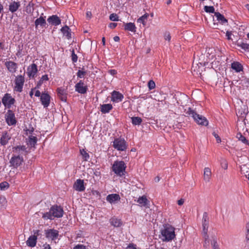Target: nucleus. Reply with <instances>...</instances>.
Masks as SVG:
<instances>
[{
    "label": "nucleus",
    "mask_w": 249,
    "mask_h": 249,
    "mask_svg": "<svg viewBox=\"0 0 249 249\" xmlns=\"http://www.w3.org/2000/svg\"><path fill=\"white\" fill-rule=\"evenodd\" d=\"M220 162L221 166L223 169H224L225 170L227 169L228 162L225 159L221 158L220 159Z\"/></svg>",
    "instance_id": "obj_39"
},
{
    "label": "nucleus",
    "mask_w": 249,
    "mask_h": 249,
    "mask_svg": "<svg viewBox=\"0 0 249 249\" xmlns=\"http://www.w3.org/2000/svg\"><path fill=\"white\" fill-rule=\"evenodd\" d=\"M113 108V107L110 104H103L101 105V111L103 113H107Z\"/></svg>",
    "instance_id": "obj_29"
},
{
    "label": "nucleus",
    "mask_w": 249,
    "mask_h": 249,
    "mask_svg": "<svg viewBox=\"0 0 249 249\" xmlns=\"http://www.w3.org/2000/svg\"><path fill=\"white\" fill-rule=\"evenodd\" d=\"M124 29L125 30L129 31L133 33L136 31V27L134 23L129 22L124 24Z\"/></svg>",
    "instance_id": "obj_30"
},
{
    "label": "nucleus",
    "mask_w": 249,
    "mask_h": 249,
    "mask_svg": "<svg viewBox=\"0 0 249 249\" xmlns=\"http://www.w3.org/2000/svg\"><path fill=\"white\" fill-rule=\"evenodd\" d=\"M162 236L164 237L163 241H169L173 239L175 237V229L172 226H169L164 228L161 232Z\"/></svg>",
    "instance_id": "obj_4"
},
{
    "label": "nucleus",
    "mask_w": 249,
    "mask_h": 249,
    "mask_svg": "<svg viewBox=\"0 0 249 249\" xmlns=\"http://www.w3.org/2000/svg\"><path fill=\"white\" fill-rule=\"evenodd\" d=\"M164 38L166 40L170 41L171 38V36L168 32H165L164 35Z\"/></svg>",
    "instance_id": "obj_49"
},
{
    "label": "nucleus",
    "mask_w": 249,
    "mask_h": 249,
    "mask_svg": "<svg viewBox=\"0 0 249 249\" xmlns=\"http://www.w3.org/2000/svg\"><path fill=\"white\" fill-rule=\"evenodd\" d=\"M87 89V87L85 85L82 80H80L75 86V91L81 94L86 93Z\"/></svg>",
    "instance_id": "obj_12"
},
{
    "label": "nucleus",
    "mask_w": 249,
    "mask_h": 249,
    "mask_svg": "<svg viewBox=\"0 0 249 249\" xmlns=\"http://www.w3.org/2000/svg\"><path fill=\"white\" fill-rule=\"evenodd\" d=\"M6 122L9 125H14L16 124L17 121L15 118V114L11 110H8L5 117Z\"/></svg>",
    "instance_id": "obj_9"
},
{
    "label": "nucleus",
    "mask_w": 249,
    "mask_h": 249,
    "mask_svg": "<svg viewBox=\"0 0 249 249\" xmlns=\"http://www.w3.org/2000/svg\"><path fill=\"white\" fill-rule=\"evenodd\" d=\"M24 82L25 78L23 75H18L17 76L15 79L14 90L21 92L22 91Z\"/></svg>",
    "instance_id": "obj_6"
},
{
    "label": "nucleus",
    "mask_w": 249,
    "mask_h": 249,
    "mask_svg": "<svg viewBox=\"0 0 249 249\" xmlns=\"http://www.w3.org/2000/svg\"><path fill=\"white\" fill-rule=\"evenodd\" d=\"M108 72L112 75H114L115 74H116L117 73V71L115 70H110L108 71Z\"/></svg>",
    "instance_id": "obj_61"
},
{
    "label": "nucleus",
    "mask_w": 249,
    "mask_h": 249,
    "mask_svg": "<svg viewBox=\"0 0 249 249\" xmlns=\"http://www.w3.org/2000/svg\"><path fill=\"white\" fill-rule=\"evenodd\" d=\"M148 87L149 89V90H152L154 89H155L156 87V85L154 81L153 80H150L148 83Z\"/></svg>",
    "instance_id": "obj_46"
},
{
    "label": "nucleus",
    "mask_w": 249,
    "mask_h": 249,
    "mask_svg": "<svg viewBox=\"0 0 249 249\" xmlns=\"http://www.w3.org/2000/svg\"><path fill=\"white\" fill-rule=\"evenodd\" d=\"M26 148L25 146L24 145H18L13 148V152L18 154L22 153V152H24L26 151Z\"/></svg>",
    "instance_id": "obj_31"
},
{
    "label": "nucleus",
    "mask_w": 249,
    "mask_h": 249,
    "mask_svg": "<svg viewBox=\"0 0 249 249\" xmlns=\"http://www.w3.org/2000/svg\"><path fill=\"white\" fill-rule=\"evenodd\" d=\"M112 146L114 149L120 151H125L127 147V144L124 138H117L112 142Z\"/></svg>",
    "instance_id": "obj_5"
},
{
    "label": "nucleus",
    "mask_w": 249,
    "mask_h": 249,
    "mask_svg": "<svg viewBox=\"0 0 249 249\" xmlns=\"http://www.w3.org/2000/svg\"><path fill=\"white\" fill-rule=\"evenodd\" d=\"M126 249H137L136 246L133 244H129Z\"/></svg>",
    "instance_id": "obj_57"
},
{
    "label": "nucleus",
    "mask_w": 249,
    "mask_h": 249,
    "mask_svg": "<svg viewBox=\"0 0 249 249\" xmlns=\"http://www.w3.org/2000/svg\"><path fill=\"white\" fill-rule=\"evenodd\" d=\"M149 15L147 13L145 14L140 18H139L137 20V22L139 23H142L143 25H145L146 23V20H147Z\"/></svg>",
    "instance_id": "obj_37"
},
{
    "label": "nucleus",
    "mask_w": 249,
    "mask_h": 249,
    "mask_svg": "<svg viewBox=\"0 0 249 249\" xmlns=\"http://www.w3.org/2000/svg\"><path fill=\"white\" fill-rule=\"evenodd\" d=\"M126 166L124 161H115L112 165V171L118 176L122 177L125 172Z\"/></svg>",
    "instance_id": "obj_3"
},
{
    "label": "nucleus",
    "mask_w": 249,
    "mask_h": 249,
    "mask_svg": "<svg viewBox=\"0 0 249 249\" xmlns=\"http://www.w3.org/2000/svg\"><path fill=\"white\" fill-rule=\"evenodd\" d=\"M5 65L10 72L14 73L16 72L18 69V64L16 63L8 61L5 63Z\"/></svg>",
    "instance_id": "obj_16"
},
{
    "label": "nucleus",
    "mask_w": 249,
    "mask_h": 249,
    "mask_svg": "<svg viewBox=\"0 0 249 249\" xmlns=\"http://www.w3.org/2000/svg\"><path fill=\"white\" fill-rule=\"evenodd\" d=\"M41 81H48L49 80L48 75L45 74L42 76L40 79Z\"/></svg>",
    "instance_id": "obj_55"
},
{
    "label": "nucleus",
    "mask_w": 249,
    "mask_h": 249,
    "mask_svg": "<svg viewBox=\"0 0 249 249\" xmlns=\"http://www.w3.org/2000/svg\"><path fill=\"white\" fill-rule=\"evenodd\" d=\"M231 69L236 72L242 71L243 70L242 65L237 61H234L231 64Z\"/></svg>",
    "instance_id": "obj_25"
},
{
    "label": "nucleus",
    "mask_w": 249,
    "mask_h": 249,
    "mask_svg": "<svg viewBox=\"0 0 249 249\" xmlns=\"http://www.w3.org/2000/svg\"><path fill=\"white\" fill-rule=\"evenodd\" d=\"M208 221V218L206 213H204L203 215V221L207 222Z\"/></svg>",
    "instance_id": "obj_58"
},
{
    "label": "nucleus",
    "mask_w": 249,
    "mask_h": 249,
    "mask_svg": "<svg viewBox=\"0 0 249 249\" xmlns=\"http://www.w3.org/2000/svg\"><path fill=\"white\" fill-rule=\"evenodd\" d=\"M23 162V158L19 155L13 156L10 160V166L17 168Z\"/></svg>",
    "instance_id": "obj_7"
},
{
    "label": "nucleus",
    "mask_w": 249,
    "mask_h": 249,
    "mask_svg": "<svg viewBox=\"0 0 249 249\" xmlns=\"http://www.w3.org/2000/svg\"><path fill=\"white\" fill-rule=\"evenodd\" d=\"M37 68L36 64L33 63L27 68V74L29 78H33L37 72Z\"/></svg>",
    "instance_id": "obj_14"
},
{
    "label": "nucleus",
    "mask_w": 249,
    "mask_h": 249,
    "mask_svg": "<svg viewBox=\"0 0 249 249\" xmlns=\"http://www.w3.org/2000/svg\"><path fill=\"white\" fill-rule=\"evenodd\" d=\"M212 176V172L210 168L205 167L204 169L203 179L206 182L210 181Z\"/></svg>",
    "instance_id": "obj_26"
},
{
    "label": "nucleus",
    "mask_w": 249,
    "mask_h": 249,
    "mask_svg": "<svg viewBox=\"0 0 249 249\" xmlns=\"http://www.w3.org/2000/svg\"><path fill=\"white\" fill-rule=\"evenodd\" d=\"M11 138V135L8 133L7 132H3L0 139V143L2 145H5L8 143V141L10 140Z\"/></svg>",
    "instance_id": "obj_21"
},
{
    "label": "nucleus",
    "mask_w": 249,
    "mask_h": 249,
    "mask_svg": "<svg viewBox=\"0 0 249 249\" xmlns=\"http://www.w3.org/2000/svg\"><path fill=\"white\" fill-rule=\"evenodd\" d=\"M91 16H92V14H91V12L90 11L87 12V13H86V16H87V18H91Z\"/></svg>",
    "instance_id": "obj_64"
},
{
    "label": "nucleus",
    "mask_w": 249,
    "mask_h": 249,
    "mask_svg": "<svg viewBox=\"0 0 249 249\" xmlns=\"http://www.w3.org/2000/svg\"><path fill=\"white\" fill-rule=\"evenodd\" d=\"M80 153L85 160H87L89 159V156L85 149L80 150Z\"/></svg>",
    "instance_id": "obj_41"
},
{
    "label": "nucleus",
    "mask_w": 249,
    "mask_h": 249,
    "mask_svg": "<svg viewBox=\"0 0 249 249\" xmlns=\"http://www.w3.org/2000/svg\"><path fill=\"white\" fill-rule=\"evenodd\" d=\"M204 10L205 12L209 13H213L214 12V8L213 6H205Z\"/></svg>",
    "instance_id": "obj_42"
},
{
    "label": "nucleus",
    "mask_w": 249,
    "mask_h": 249,
    "mask_svg": "<svg viewBox=\"0 0 249 249\" xmlns=\"http://www.w3.org/2000/svg\"><path fill=\"white\" fill-rule=\"evenodd\" d=\"M137 202L139 203V205L141 207H145L146 208H149L150 202L147 199L145 196H142L138 198Z\"/></svg>",
    "instance_id": "obj_19"
},
{
    "label": "nucleus",
    "mask_w": 249,
    "mask_h": 249,
    "mask_svg": "<svg viewBox=\"0 0 249 249\" xmlns=\"http://www.w3.org/2000/svg\"><path fill=\"white\" fill-rule=\"evenodd\" d=\"M72 60L73 62H75L77 60V55L74 54V53L72 54Z\"/></svg>",
    "instance_id": "obj_60"
},
{
    "label": "nucleus",
    "mask_w": 249,
    "mask_h": 249,
    "mask_svg": "<svg viewBox=\"0 0 249 249\" xmlns=\"http://www.w3.org/2000/svg\"><path fill=\"white\" fill-rule=\"evenodd\" d=\"M117 24L116 23L111 22L109 24V27L111 29H114L117 26Z\"/></svg>",
    "instance_id": "obj_59"
},
{
    "label": "nucleus",
    "mask_w": 249,
    "mask_h": 249,
    "mask_svg": "<svg viewBox=\"0 0 249 249\" xmlns=\"http://www.w3.org/2000/svg\"><path fill=\"white\" fill-rule=\"evenodd\" d=\"M7 203V201L5 197L0 196V209L4 208Z\"/></svg>",
    "instance_id": "obj_40"
},
{
    "label": "nucleus",
    "mask_w": 249,
    "mask_h": 249,
    "mask_svg": "<svg viewBox=\"0 0 249 249\" xmlns=\"http://www.w3.org/2000/svg\"><path fill=\"white\" fill-rule=\"evenodd\" d=\"M184 200L183 199H180L178 201V204L179 206H181L183 204Z\"/></svg>",
    "instance_id": "obj_62"
},
{
    "label": "nucleus",
    "mask_w": 249,
    "mask_h": 249,
    "mask_svg": "<svg viewBox=\"0 0 249 249\" xmlns=\"http://www.w3.org/2000/svg\"><path fill=\"white\" fill-rule=\"evenodd\" d=\"M63 215V209L57 205L53 206L49 212L43 213L42 217L45 219H52L54 217H61Z\"/></svg>",
    "instance_id": "obj_1"
},
{
    "label": "nucleus",
    "mask_w": 249,
    "mask_h": 249,
    "mask_svg": "<svg viewBox=\"0 0 249 249\" xmlns=\"http://www.w3.org/2000/svg\"><path fill=\"white\" fill-rule=\"evenodd\" d=\"M186 114L192 117L198 124L204 126L208 125V121L205 117L197 114L191 108L189 107L188 108V110L186 111Z\"/></svg>",
    "instance_id": "obj_2"
},
{
    "label": "nucleus",
    "mask_w": 249,
    "mask_h": 249,
    "mask_svg": "<svg viewBox=\"0 0 249 249\" xmlns=\"http://www.w3.org/2000/svg\"><path fill=\"white\" fill-rule=\"evenodd\" d=\"M9 183L6 181L2 182L0 183V188L1 190H5L9 188Z\"/></svg>",
    "instance_id": "obj_43"
},
{
    "label": "nucleus",
    "mask_w": 249,
    "mask_h": 249,
    "mask_svg": "<svg viewBox=\"0 0 249 249\" xmlns=\"http://www.w3.org/2000/svg\"><path fill=\"white\" fill-rule=\"evenodd\" d=\"M57 96L61 101L66 102L67 92L66 89L60 87L57 89Z\"/></svg>",
    "instance_id": "obj_20"
},
{
    "label": "nucleus",
    "mask_w": 249,
    "mask_h": 249,
    "mask_svg": "<svg viewBox=\"0 0 249 249\" xmlns=\"http://www.w3.org/2000/svg\"><path fill=\"white\" fill-rule=\"evenodd\" d=\"M213 136H214V137L216 139V142H218V143H219L221 142V139L218 136V135L216 134L215 132H214L213 133Z\"/></svg>",
    "instance_id": "obj_56"
},
{
    "label": "nucleus",
    "mask_w": 249,
    "mask_h": 249,
    "mask_svg": "<svg viewBox=\"0 0 249 249\" xmlns=\"http://www.w3.org/2000/svg\"><path fill=\"white\" fill-rule=\"evenodd\" d=\"M109 19L113 21H119V17L116 14L113 13L110 15Z\"/></svg>",
    "instance_id": "obj_44"
},
{
    "label": "nucleus",
    "mask_w": 249,
    "mask_h": 249,
    "mask_svg": "<svg viewBox=\"0 0 249 249\" xmlns=\"http://www.w3.org/2000/svg\"><path fill=\"white\" fill-rule=\"evenodd\" d=\"M34 128L33 127H32L31 129H27L26 130V134L27 135H32V133L33 132H34Z\"/></svg>",
    "instance_id": "obj_53"
},
{
    "label": "nucleus",
    "mask_w": 249,
    "mask_h": 249,
    "mask_svg": "<svg viewBox=\"0 0 249 249\" xmlns=\"http://www.w3.org/2000/svg\"><path fill=\"white\" fill-rule=\"evenodd\" d=\"M231 35H232V33L231 31H227L226 34V36L227 37V38L228 40L231 39Z\"/></svg>",
    "instance_id": "obj_54"
},
{
    "label": "nucleus",
    "mask_w": 249,
    "mask_h": 249,
    "mask_svg": "<svg viewBox=\"0 0 249 249\" xmlns=\"http://www.w3.org/2000/svg\"><path fill=\"white\" fill-rule=\"evenodd\" d=\"M50 96L46 93H42L40 96V101L44 107H47L50 103Z\"/></svg>",
    "instance_id": "obj_18"
},
{
    "label": "nucleus",
    "mask_w": 249,
    "mask_h": 249,
    "mask_svg": "<svg viewBox=\"0 0 249 249\" xmlns=\"http://www.w3.org/2000/svg\"><path fill=\"white\" fill-rule=\"evenodd\" d=\"M212 245L213 249L219 248L218 245L217 243V241L215 239H213V241L212 242Z\"/></svg>",
    "instance_id": "obj_50"
},
{
    "label": "nucleus",
    "mask_w": 249,
    "mask_h": 249,
    "mask_svg": "<svg viewBox=\"0 0 249 249\" xmlns=\"http://www.w3.org/2000/svg\"><path fill=\"white\" fill-rule=\"evenodd\" d=\"M46 236L52 240H55L58 236V231L54 229H49L46 231Z\"/></svg>",
    "instance_id": "obj_17"
},
{
    "label": "nucleus",
    "mask_w": 249,
    "mask_h": 249,
    "mask_svg": "<svg viewBox=\"0 0 249 249\" xmlns=\"http://www.w3.org/2000/svg\"><path fill=\"white\" fill-rule=\"evenodd\" d=\"M15 99L10 94L6 93L2 99V103L7 108H10L15 103Z\"/></svg>",
    "instance_id": "obj_8"
},
{
    "label": "nucleus",
    "mask_w": 249,
    "mask_h": 249,
    "mask_svg": "<svg viewBox=\"0 0 249 249\" xmlns=\"http://www.w3.org/2000/svg\"><path fill=\"white\" fill-rule=\"evenodd\" d=\"M202 226L203 228V232L204 238H205L204 246L209 245L208 235H207L208 228V221L207 222L203 221Z\"/></svg>",
    "instance_id": "obj_22"
},
{
    "label": "nucleus",
    "mask_w": 249,
    "mask_h": 249,
    "mask_svg": "<svg viewBox=\"0 0 249 249\" xmlns=\"http://www.w3.org/2000/svg\"><path fill=\"white\" fill-rule=\"evenodd\" d=\"M61 31L63 35L68 38H70L71 37V34L70 32V28L68 26H66L62 27L61 29Z\"/></svg>",
    "instance_id": "obj_35"
},
{
    "label": "nucleus",
    "mask_w": 249,
    "mask_h": 249,
    "mask_svg": "<svg viewBox=\"0 0 249 249\" xmlns=\"http://www.w3.org/2000/svg\"><path fill=\"white\" fill-rule=\"evenodd\" d=\"M132 123L134 125H140L142 122V119L139 117H133L131 118Z\"/></svg>",
    "instance_id": "obj_38"
},
{
    "label": "nucleus",
    "mask_w": 249,
    "mask_h": 249,
    "mask_svg": "<svg viewBox=\"0 0 249 249\" xmlns=\"http://www.w3.org/2000/svg\"><path fill=\"white\" fill-rule=\"evenodd\" d=\"M243 85L247 88L249 87V77H246L244 79L242 80Z\"/></svg>",
    "instance_id": "obj_47"
},
{
    "label": "nucleus",
    "mask_w": 249,
    "mask_h": 249,
    "mask_svg": "<svg viewBox=\"0 0 249 249\" xmlns=\"http://www.w3.org/2000/svg\"><path fill=\"white\" fill-rule=\"evenodd\" d=\"M39 231L36 230L34 232L33 235L30 236L26 241V245L30 247H35L36 246L37 242V235Z\"/></svg>",
    "instance_id": "obj_10"
},
{
    "label": "nucleus",
    "mask_w": 249,
    "mask_h": 249,
    "mask_svg": "<svg viewBox=\"0 0 249 249\" xmlns=\"http://www.w3.org/2000/svg\"><path fill=\"white\" fill-rule=\"evenodd\" d=\"M239 46L242 49L245 50V51L249 52V44L242 42Z\"/></svg>",
    "instance_id": "obj_45"
},
{
    "label": "nucleus",
    "mask_w": 249,
    "mask_h": 249,
    "mask_svg": "<svg viewBox=\"0 0 249 249\" xmlns=\"http://www.w3.org/2000/svg\"><path fill=\"white\" fill-rule=\"evenodd\" d=\"M73 249H87L86 247L83 245H77L73 248Z\"/></svg>",
    "instance_id": "obj_51"
},
{
    "label": "nucleus",
    "mask_w": 249,
    "mask_h": 249,
    "mask_svg": "<svg viewBox=\"0 0 249 249\" xmlns=\"http://www.w3.org/2000/svg\"><path fill=\"white\" fill-rule=\"evenodd\" d=\"M37 142V138L36 136L33 135L29 136L27 144L31 147H34Z\"/></svg>",
    "instance_id": "obj_33"
},
{
    "label": "nucleus",
    "mask_w": 249,
    "mask_h": 249,
    "mask_svg": "<svg viewBox=\"0 0 249 249\" xmlns=\"http://www.w3.org/2000/svg\"><path fill=\"white\" fill-rule=\"evenodd\" d=\"M214 16L217 20L221 24L225 25L228 23V20L223 15L218 12L214 13Z\"/></svg>",
    "instance_id": "obj_27"
},
{
    "label": "nucleus",
    "mask_w": 249,
    "mask_h": 249,
    "mask_svg": "<svg viewBox=\"0 0 249 249\" xmlns=\"http://www.w3.org/2000/svg\"><path fill=\"white\" fill-rule=\"evenodd\" d=\"M236 138L238 139L239 141L242 142L243 143L249 145V141L246 139V138L242 135L241 133H238L236 135Z\"/></svg>",
    "instance_id": "obj_36"
},
{
    "label": "nucleus",
    "mask_w": 249,
    "mask_h": 249,
    "mask_svg": "<svg viewBox=\"0 0 249 249\" xmlns=\"http://www.w3.org/2000/svg\"><path fill=\"white\" fill-rule=\"evenodd\" d=\"M106 200L111 204L114 203L117 201L120 200V197L118 194H112L107 196Z\"/></svg>",
    "instance_id": "obj_24"
},
{
    "label": "nucleus",
    "mask_w": 249,
    "mask_h": 249,
    "mask_svg": "<svg viewBox=\"0 0 249 249\" xmlns=\"http://www.w3.org/2000/svg\"><path fill=\"white\" fill-rule=\"evenodd\" d=\"M43 83V82L41 81L40 80L38 81V82L37 83V84L36 85V86L35 87V89H39V88L40 87V86H41L42 84Z\"/></svg>",
    "instance_id": "obj_63"
},
{
    "label": "nucleus",
    "mask_w": 249,
    "mask_h": 249,
    "mask_svg": "<svg viewBox=\"0 0 249 249\" xmlns=\"http://www.w3.org/2000/svg\"><path fill=\"white\" fill-rule=\"evenodd\" d=\"M33 5H31V4L29 3L27 6H26V11L28 13H30L33 11Z\"/></svg>",
    "instance_id": "obj_52"
},
{
    "label": "nucleus",
    "mask_w": 249,
    "mask_h": 249,
    "mask_svg": "<svg viewBox=\"0 0 249 249\" xmlns=\"http://www.w3.org/2000/svg\"><path fill=\"white\" fill-rule=\"evenodd\" d=\"M20 6V4L19 2L13 1L9 4V10L11 12L14 13L17 11Z\"/></svg>",
    "instance_id": "obj_28"
},
{
    "label": "nucleus",
    "mask_w": 249,
    "mask_h": 249,
    "mask_svg": "<svg viewBox=\"0 0 249 249\" xmlns=\"http://www.w3.org/2000/svg\"><path fill=\"white\" fill-rule=\"evenodd\" d=\"M124 95L119 91L114 90L111 92V101L115 103H119L122 101Z\"/></svg>",
    "instance_id": "obj_13"
},
{
    "label": "nucleus",
    "mask_w": 249,
    "mask_h": 249,
    "mask_svg": "<svg viewBox=\"0 0 249 249\" xmlns=\"http://www.w3.org/2000/svg\"><path fill=\"white\" fill-rule=\"evenodd\" d=\"M48 23L53 26H58L61 24V20L57 15H52L50 16L48 19Z\"/></svg>",
    "instance_id": "obj_15"
},
{
    "label": "nucleus",
    "mask_w": 249,
    "mask_h": 249,
    "mask_svg": "<svg viewBox=\"0 0 249 249\" xmlns=\"http://www.w3.org/2000/svg\"><path fill=\"white\" fill-rule=\"evenodd\" d=\"M46 17H42L40 16L39 18H37L35 21V25L36 29H38L39 27H44L46 24Z\"/></svg>",
    "instance_id": "obj_23"
},
{
    "label": "nucleus",
    "mask_w": 249,
    "mask_h": 249,
    "mask_svg": "<svg viewBox=\"0 0 249 249\" xmlns=\"http://www.w3.org/2000/svg\"><path fill=\"white\" fill-rule=\"evenodd\" d=\"M86 74V72L81 70H79L77 73L78 77L82 78H83Z\"/></svg>",
    "instance_id": "obj_48"
},
{
    "label": "nucleus",
    "mask_w": 249,
    "mask_h": 249,
    "mask_svg": "<svg viewBox=\"0 0 249 249\" xmlns=\"http://www.w3.org/2000/svg\"><path fill=\"white\" fill-rule=\"evenodd\" d=\"M110 223L115 227H119L122 225L121 220L115 217H112L110 219Z\"/></svg>",
    "instance_id": "obj_32"
},
{
    "label": "nucleus",
    "mask_w": 249,
    "mask_h": 249,
    "mask_svg": "<svg viewBox=\"0 0 249 249\" xmlns=\"http://www.w3.org/2000/svg\"><path fill=\"white\" fill-rule=\"evenodd\" d=\"M73 189L78 192H83L85 190L86 187L84 180L81 179H77L73 185Z\"/></svg>",
    "instance_id": "obj_11"
},
{
    "label": "nucleus",
    "mask_w": 249,
    "mask_h": 249,
    "mask_svg": "<svg viewBox=\"0 0 249 249\" xmlns=\"http://www.w3.org/2000/svg\"><path fill=\"white\" fill-rule=\"evenodd\" d=\"M245 242L246 246L249 248V222L245 227Z\"/></svg>",
    "instance_id": "obj_34"
}]
</instances>
